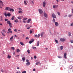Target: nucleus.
<instances>
[{
    "instance_id": "nucleus-1",
    "label": "nucleus",
    "mask_w": 73,
    "mask_h": 73,
    "mask_svg": "<svg viewBox=\"0 0 73 73\" xmlns=\"http://www.w3.org/2000/svg\"><path fill=\"white\" fill-rule=\"evenodd\" d=\"M46 5V1L45 0L43 1V7H45Z\"/></svg>"
},
{
    "instance_id": "nucleus-2",
    "label": "nucleus",
    "mask_w": 73,
    "mask_h": 73,
    "mask_svg": "<svg viewBox=\"0 0 73 73\" xmlns=\"http://www.w3.org/2000/svg\"><path fill=\"white\" fill-rule=\"evenodd\" d=\"M38 11L40 14H42L43 13V11H42V10L41 9H38Z\"/></svg>"
},
{
    "instance_id": "nucleus-3",
    "label": "nucleus",
    "mask_w": 73,
    "mask_h": 73,
    "mask_svg": "<svg viewBox=\"0 0 73 73\" xmlns=\"http://www.w3.org/2000/svg\"><path fill=\"white\" fill-rule=\"evenodd\" d=\"M23 18V16L19 15L18 16V17H17V19H19V20H21V19H22Z\"/></svg>"
},
{
    "instance_id": "nucleus-4",
    "label": "nucleus",
    "mask_w": 73,
    "mask_h": 73,
    "mask_svg": "<svg viewBox=\"0 0 73 73\" xmlns=\"http://www.w3.org/2000/svg\"><path fill=\"white\" fill-rule=\"evenodd\" d=\"M60 41L62 42H64L65 41V39L64 38H61L60 40Z\"/></svg>"
},
{
    "instance_id": "nucleus-5",
    "label": "nucleus",
    "mask_w": 73,
    "mask_h": 73,
    "mask_svg": "<svg viewBox=\"0 0 73 73\" xmlns=\"http://www.w3.org/2000/svg\"><path fill=\"white\" fill-rule=\"evenodd\" d=\"M52 16L53 18H54V19H56V16L54 13L52 14Z\"/></svg>"
},
{
    "instance_id": "nucleus-6",
    "label": "nucleus",
    "mask_w": 73,
    "mask_h": 73,
    "mask_svg": "<svg viewBox=\"0 0 73 73\" xmlns=\"http://www.w3.org/2000/svg\"><path fill=\"white\" fill-rule=\"evenodd\" d=\"M66 55H67V54L66 53H65L64 54V58H65L66 59V58H67V57H66Z\"/></svg>"
},
{
    "instance_id": "nucleus-7",
    "label": "nucleus",
    "mask_w": 73,
    "mask_h": 73,
    "mask_svg": "<svg viewBox=\"0 0 73 73\" xmlns=\"http://www.w3.org/2000/svg\"><path fill=\"white\" fill-rule=\"evenodd\" d=\"M58 5H54L53 6V8L54 9L58 7Z\"/></svg>"
},
{
    "instance_id": "nucleus-8",
    "label": "nucleus",
    "mask_w": 73,
    "mask_h": 73,
    "mask_svg": "<svg viewBox=\"0 0 73 73\" xmlns=\"http://www.w3.org/2000/svg\"><path fill=\"white\" fill-rule=\"evenodd\" d=\"M10 41H12L13 40V36H12L10 39Z\"/></svg>"
},
{
    "instance_id": "nucleus-9",
    "label": "nucleus",
    "mask_w": 73,
    "mask_h": 73,
    "mask_svg": "<svg viewBox=\"0 0 73 73\" xmlns=\"http://www.w3.org/2000/svg\"><path fill=\"white\" fill-rule=\"evenodd\" d=\"M9 11H10V12H12H12H14V9H11L10 8L9 9Z\"/></svg>"
},
{
    "instance_id": "nucleus-10",
    "label": "nucleus",
    "mask_w": 73,
    "mask_h": 73,
    "mask_svg": "<svg viewBox=\"0 0 73 73\" xmlns=\"http://www.w3.org/2000/svg\"><path fill=\"white\" fill-rule=\"evenodd\" d=\"M9 8L8 7H6L5 8V10L6 11H8V10H9Z\"/></svg>"
},
{
    "instance_id": "nucleus-11",
    "label": "nucleus",
    "mask_w": 73,
    "mask_h": 73,
    "mask_svg": "<svg viewBox=\"0 0 73 73\" xmlns=\"http://www.w3.org/2000/svg\"><path fill=\"white\" fill-rule=\"evenodd\" d=\"M44 16L45 17H48V15H47V14L46 13H44Z\"/></svg>"
},
{
    "instance_id": "nucleus-12",
    "label": "nucleus",
    "mask_w": 73,
    "mask_h": 73,
    "mask_svg": "<svg viewBox=\"0 0 73 73\" xmlns=\"http://www.w3.org/2000/svg\"><path fill=\"white\" fill-rule=\"evenodd\" d=\"M7 58H9V59L11 58V56H10L9 55V54H8L7 55Z\"/></svg>"
},
{
    "instance_id": "nucleus-13",
    "label": "nucleus",
    "mask_w": 73,
    "mask_h": 73,
    "mask_svg": "<svg viewBox=\"0 0 73 73\" xmlns=\"http://www.w3.org/2000/svg\"><path fill=\"white\" fill-rule=\"evenodd\" d=\"M20 44L21 45H22V46L25 45V44H24L23 43V42H20Z\"/></svg>"
},
{
    "instance_id": "nucleus-14",
    "label": "nucleus",
    "mask_w": 73,
    "mask_h": 73,
    "mask_svg": "<svg viewBox=\"0 0 73 73\" xmlns=\"http://www.w3.org/2000/svg\"><path fill=\"white\" fill-rule=\"evenodd\" d=\"M55 25L56 26H58V23H57V22H56L55 23Z\"/></svg>"
},
{
    "instance_id": "nucleus-15",
    "label": "nucleus",
    "mask_w": 73,
    "mask_h": 73,
    "mask_svg": "<svg viewBox=\"0 0 73 73\" xmlns=\"http://www.w3.org/2000/svg\"><path fill=\"white\" fill-rule=\"evenodd\" d=\"M15 16H13L11 18V20H14V19H15Z\"/></svg>"
},
{
    "instance_id": "nucleus-16",
    "label": "nucleus",
    "mask_w": 73,
    "mask_h": 73,
    "mask_svg": "<svg viewBox=\"0 0 73 73\" xmlns=\"http://www.w3.org/2000/svg\"><path fill=\"white\" fill-rule=\"evenodd\" d=\"M39 44H40V41H38L37 42V46H39Z\"/></svg>"
},
{
    "instance_id": "nucleus-17",
    "label": "nucleus",
    "mask_w": 73,
    "mask_h": 73,
    "mask_svg": "<svg viewBox=\"0 0 73 73\" xmlns=\"http://www.w3.org/2000/svg\"><path fill=\"white\" fill-rule=\"evenodd\" d=\"M0 3L1 4H2V6H3L4 5V4H3V1H0Z\"/></svg>"
},
{
    "instance_id": "nucleus-18",
    "label": "nucleus",
    "mask_w": 73,
    "mask_h": 73,
    "mask_svg": "<svg viewBox=\"0 0 73 73\" xmlns=\"http://www.w3.org/2000/svg\"><path fill=\"white\" fill-rule=\"evenodd\" d=\"M7 16H8V17H10V16H11V13H9L7 14Z\"/></svg>"
},
{
    "instance_id": "nucleus-19",
    "label": "nucleus",
    "mask_w": 73,
    "mask_h": 73,
    "mask_svg": "<svg viewBox=\"0 0 73 73\" xmlns=\"http://www.w3.org/2000/svg\"><path fill=\"white\" fill-rule=\"evenodd\" d=\"M31 21V19H29L28 20L27 23H29V22Z\"/></svg>"
},
{
    "instance_id": "nucleus-20",
    "label": "nucleus",
    "mask_w": 73,
    "mask_h": 73,
    "mask_svg": "<svg viewBox=\"0 0 73 73\" xmlns=\"http://www.w3.org/2000/svg\"><path fill=\"white\" fill-rule=\"evenodd\" d=\"M14 22L15 23H18V22H19V21L18 20V19H16L15 21H14Z\"/></svg>"
},
{
    "instance_id": "nucleus-21",
    "label": "nucleus",
    "mask_w": 73,
    "mask_h": 73,
    "mask_svg": "<svg viewBox=\"0 0 73 73\" xmlns=\"http://www.w3.org/2000/svg\"><path fill=\"white\" fill-rule=\"evenodd\" d=\"M1 33L2 34L3 36H4V37H5V35H4V33H3V32H2L1 31Z\"/></svg>"
},
{
    "instance_id": "nucleus-22",
    "label": "nucleus",
    "mask_w": 73,
    "mask_h": 73,
    "mask_svg": "<svg viewBox=\"0 0 73 73\" xmlns=\"http://www.w3.org/2000/svg\"><path fill=\"white\" fill-rule=\"evenodd\" d=\"M25 57H23L22 58V60L23 62L25 61Z\"/></svg>"
},
{
    "instance_id": "nucleus-23",
    "label": "nucleus",
    "mask_w": 73,
    "mask_h": 73,
    "mask_svg": "<svg viewBox=\"0 0 73 73\" xmlns=\"http://www.w3.org/2000/svg\"><path fill=\"white\" fill-rule=\"evenodd\" d=\"M24 3L25 5L28 4L27 3V2H26V1H24Z\"/></svg>"
},
{
    "instance_id": "nucleus-24",
    "label": "nucleus",
    "mask_w": 73,
    "mask_h": 73,
    "mask_svg": "<svg viewBox=\"0 0 73 73\" xmlns=\"http://www.w3.org/2000/svg\"><path fill=\"white\" fill-rule=\"evenodd\" d=\"M20 50L19 49H18L17 50V53H19V52H20Z\"/></svg>"
},
{
    "instance_id": "nucleus-25",
    "label": "nucleus",
    "mask_w": 73,
    "mask_h": 73,
    "mask_svg": "<svg viewBox=\"0 0 73 73\" xmlns=\"http://www.w3.org/2000/svg\"><path fill=\"white\" fill-rule=\"evenodd\" d=\"M7 23L8 24H9L11 23V21H9L7 22Z\"/></svg>"
},
{
    "instance_id": "nucleus-26",
    "label": "nucleus",
    "mask_w": 73,
    "mask_h": 73,
    "mask_svg": "<svg viewBox=\"0 0 73 73\" xmlns=\"http://www.w3.org/2000/svg\"><path fill=\"white\" fill-rule=\"evenodd\" d=\"M18 13H22L23 11H18Z\"/></svg>"
},
{
    "instance_id": "nucleus-27",
    "label": "nucleus",
    "mask_w": 73,
    "mask_h": 73,
    "mask_svg": "<svg viewBox=\"0 0 73 73\" xmlns=\"http://www.w3.org/2000/svg\"><path fill=\"white\" fill-rule=\"evenodd\" d=\"M27 52L29 54H30V50H28L27 51Z\"/></svg>"
},
{
    "instance_id": "nucleus-28",
    "label": "nucleus",
    "mask_w": 73,
    "mask_h": 73,
    "mask_svg": "<svg viewBox=\"0 0 73 73\" xmlns=\"http://www.w3.org/2000/svg\"><path fill=\"white\" fill-rule=\"evenodd\" d=\"M44 33H41L40 34V36H41V37H42V36H43V35H44Z\"/></svg>"
},
{
    "instance_id": "nucleus-29",
    "label": "nucleus",
    "mask_w": 73,
    "mask_h": 73,
    "mask_svg": "<svg viewBox=\"0 0 73 73\" xmlns=\"http://www.w3.org/2000/svg\"><path fill=\"white\" fill-rule=\"evenodd\" d=\"M9 25L10 27H12V24H11V23H10L9 24Z\"/></svg>"
},
{
    "instance_id": "nucleus-30",
    "label": "nucleus",
    "mask_w": 73,
    "mask_h": 73,
    "mask_svg": "<svg viewBox=\"0 0 73 73\" xmlns=\"http://www.w3.org/2000/svg\"><path fill=\"white\" fill-rule=\"evenodd\" d=\"M68 36H71V33L70 32H69L68 33Z\"/></svg>"
},
{
    "instance_id": "nucleus-31",
    "label": "nucleus",
    "mask_w": 73,
    "mask_h": 73,
    "mask_svg": "<svg viewBox=\"0 0 73 73\" xmlns=\"http://www.w3.org/2000/svg\"><path fill=\"white\" fill-rule=\"evenodd\" d=\"M41 63L40 62H37V63H36L35 64H40Z\"/></svg>"
},
{
    "instance_id": "nucleus-32",
    "label": "nucleus",
    "mask_w": 73,
    "mask_h": 73,
    "mask_svg": "<svg viewBox=\"0 0 73 73\" xmlns=\"http://www.w3.org/2000/svg\"><path fill=\"white\" fill-rule=\"evenodd\" d=\"M55 41L56 43V44H58V40H55Z\"/></svg>"
},
{
    "instance_id": "nucleus-33",
    "label": "nucleus",
    "mask_w": 73,
    "mask_h": 73,
    "mask_svg": "<svg viewBox=\"0 0 73 73\" xmlns=\"http://www.w3.org/2000/svg\"><path fill=\"white\" fill-rule=\"evenodd\" d=\"M11 49H12L13 50H15V49L14 48V47H11Z\"/></svg>"
},
{
    "instance_id": "nucleus-34",
    "label": "nucleus",
    "mask_w": 73,
    "mask_h": 73,
    "mask_svg": "<svg viewBox=\"0 0 73 73\" xmlns=\"http://www.w3.org/2000/svg\"><path fill=\"white\" fill-rule=\"evenodd\" d=\"M60 48L61 50H62V49H63V46H60Z\"/></svg>"
},
{
    "instance_id": "nucleus-35",
    "label": "nucleus",
    "mask_w": 73,
    "mask_h": 73,
    "mask_svg": "<svg viewBox=\"0 0 73 73\" xmlns=\"http://www.w3.org/2000/svg\"><path fill=\"white\" fill-rule=\"evenodd\" d=\"M27 20V18H23V20L24 21H25V20Z\"/></svg>"
},
{
    "instance_id": "nucleus-36",
    "label": "nucleus",
    "mask_w": 73,
    "mask_h": 73,
    "mask_svg": "<svg viewBox=\"0 0 73 73\" xmlns=\"http://www.w3.org/2000/svg\"><path fill=\"white\" fill-rule=\"evenodd\" d=\"M71 16H72V14H71V15L70 14L68 15V17H71Z\"/></svg>"
},
{
    "instance_id": "nucleus-37",
    "label": "nucleus",
    "mask_w": 73,
    "mask_h": 73,
    "mask_svg": "<svg viewBox=\"0 0 73 73\" xmlns=\"http://www.w3.org/2000/svg\"><path fill=\"white\" fill-rule=\"evenodd\" d=\"M5 21H8V19H5Z\"/></svg>"
},
{
    "instance_id": "nucleus-38",
    "label": "nucleus",
    "mask_w": 73,
    "mask_h": 73,
    "mask_svg": "<svg viewBox=\"0 0 73 73\" xmlns=\"http://www.w3.org/2000/svg\"><path fill=\"white\" fill-rule=\"evenodd\" d=\"M5 16V17H7V13H5L4 14Z\"/></svg>"
},
{
    "instance_id": "nucleus-39",
    "label": "nucleus",
    "mask_w": 73,
    "mask_h": 73,
    "mask_svg": "<svg viewBox=\"0 0 73 73\" xmlns=\"http://www.w3.org/2000/svg\"><path fill=\"white\" fill-rule=\"evenodd\" d=\"M70 42L71 43H73V40H70Z\"/></svg>"
},
{
    "instance_id": "nucleus-40",
    "label": "nucleus",
    "mask_w": 73,
    "mask_h": 73,
    "mask_svg": "<svg viewBox=\"0 0 73 73\" xmlns=\"http://www.w3.org/2000/svg\"><path fill=\"white\" fill-rule=\"evenodd\" d=\"M11 29H9L8 30V31H11Z\"/></svg>"
},
{
    "instance_id": "nucleus-41",
    "label": "nucleus",
    "mask_w": 73,
    "mask_h": 73,
    "mask_svg": "<svg viewBox=\"0 0 73 73\" xmlns=\"http://www.w3.org/2000/svg\"><path fill=\"white\" fill-rule=\"evenodd\" d=\"M32 42H32L31 40L29 42V44H32Z\"/></svg>"
},
{
    "instance_id": "nucleus-42",
    "label": "nucleus",
    "mask_w": 73,
    "mask_h": 73,
    "mask_svg": "<svg viewBox=\"0 0 73 73\" xmlns=\"http://www.w3.org/2000/svg\"><path fill=\"white\" fill-rule=\"evenodd\" d=\"M32 48H33V49H36V47L34 46H33L32 47Z\"/></svg>"
},
{
    "instance_id": "nucleus-43",
    "label": "nucleus",
    "mask_w": 73,
    "mask_h": 73,
    "mask_svg": "<svg viewBox=\"0 0 73 73\" xmlns=\"http://www.w3.org/2000/svg\"><path fill=\"white\" fill-rule=\"evenodd\" d=\"M15 32H17V29H16L14 30Z\"/></svg>"
},
{
    "instance_id": "nucleus-44",
    "label": "nucleus",
    "mask_w": 73,
    "mask_h": 73,
    "mask_svg": "<svg viewBox=\"0 0 73 73\" xmlns=\"http://www.w3.org/2000/svg\"><path fill=\"white\" fill-rule=\"evenodd\" d=\"M70 26H71V27H72L73 26V23H72L71 25H70Z\"/></svg>"
},
{
    "instance_id": "nucleus-45",
    "label": "nucleus",
    "mask_w": 73,
    "mask_h": 73,
    "mask_svg": "<svg viewBox=\"0 0 73 73\" xmlns=\"http://www.w3.org/2000/svg\"><path fill=\"white\" fill-rule=\"evenodd\" d=\"M22 73H26V71H24L22 72Z\"/></svg>"
},
{
    "instance_id": "nucleus-46",
    "label": "nucleus",
    "mask_w": 73,
    "mask_h": 73,
    "mask_svg": "<svg viewBox=\"0 0 73 73\" xmlns=\"http://www.w3.org/2000/svg\"><path fill=\"white\" fill-rule=\"evenodd\" d=\"M32 42H33V41H34V39H32L31 40Z\"/></svg>"
},
{
    "instance_id": "nucleus-47",
    "label": "nucleus",
    "mask_w": 73,
    "mask_h": 73,
    "mask_svg": "<svg viewBox=\"0 0 73 73\" xmlns=\"http://www.w3.org/2000/svg\"><path fill=\"white\" fill-rule=\"evenodd\" d=\"M53 21L54 22V23H55V19H54L53 18Z\"/></svg>"
},
{
    "instance_id": "nucleus-48",
    "label": "nucleus",
    "mask_w": 73,
    "mask_h": 73,
    "mask_svg": "<svg viewBox=\"0 0 73 73\" xmlns=\"http://www.w3.org/2000/svg\"><path fill=\"white\" fill-rule=\"evenodd\" d=\"M23 23H27V22L25 21H23Z\"/></svg>"
},
{
    "instance_id": "nucleus-49",
    "label": "nucleus",
    "mask_w": 73,
    "mask_h": 73,
    "mask_svg": "<svg viewBox=\"0 0 73 73\" xmlns=\"http://www.w3.org/2000/svg\"><path fill=\"white\" fill-rule=\"evenodd\" d=\"M57 13H58V15H59V16H60V12H58Z\"/></svg>"
},
{
    "instance_id": "nucleus-50",
    "label": "nucleus",
    "mask_w": 73,
    "mask_h": 73,
    "mask_svg": "<svg viewBox=\"0 0 73 73\" xmlns=\"http://www.w3.org/2000/svg\"><path fill=\"white\" fill-rule=\"evenodd\" d=\"M58 57L59 58H62V57L61 56H58Z\"/></svg>"
},
{
    "instance_id": "nucleus-51",
    "label": "nucleus",
    "mask_w": 73,
    "mask_h": 73,
    "mask_svg": "<svg viewBox=\"0 0 73 73\" xmlns=\"http://www.w3.org/2000/svg\"><path fill=\"white\" fill-rule=\"evenodd\" d=\"M34 58L35 59L36 58H37V57L36 56H34Z\"/></svg>"
},
{
    "instance_id": "nucleus-52",
    "label": "nucleus",
    "mask_w": 73,
    "mask_h": 73,
    "mask_svg": "<svg viewBox=\"0 0 73 73\" xmlns=\"http://www.w3.org/2000/svg\"><path fill=\"white\" fill-rule=\"evenodd\" d=\"M40 37V34H38V36L37 37L38 38V37Z\"/></svg>"
},
{
    "instance_id": "nucleus-53",
    "label": "nucleus",
    "mask_w": 73,
    "mask_h": 73,
    "mask_svg": "<svg viewBox=\"0 0 73 73\" xmlns=\"http://www.w3.org/2000/svg\"><path fill=\"white\" fill-rule=\"evenodd\" d=\"M30 27H28L27 28V29H30Z\"/></svg>"
},
{
    "instance_id": "nucleus-54",
    "label": "nucleus",
    "mask_w": 73,
    "mask_h": 73,
    "mask_svg": "<svg viewBox=\"0 0 73 73\" xmlns=\"http://www.w3.org/2000/svg\"><path fill=\"white\" fill-rule=\"evenodd\" d=\"M18 9H19V10H22V9H21L20 8H18Z\"/></svg>"
},
{
    "instance_id": "nucleus-55",
    "label": "nucleus",
    "mask_w": 73,
    "mask_h": 73,
    "mask_svg": "<svg viewBox=\"0 0 73 73\" xmlns=\"http://www.w3.org/2000/svg\"><path fill=\"white\" fill-rule=\"evenodd\" d=\"M32 33V31L31 30V31H30V34H31V33Z\"/></svg>"
},
{
    "instance_id": "nucleus-56",
    "label": "nucleus",
    "mask_w": 73,
    "mask_h": 73,
    "mask_svg": "<svg viewBox=\"0 0 73 73\" xmlns=\"http://www.w3.org/2000/svg\"><path fill=\"white\" fill-rule=\"evenodd\" d=\"M30 63L29 62H28L26 63V64H30Z\"/></svg>"
},
{
    "instance_id": "nucleus-57",
    "label": "nucleus",
    "mask_w": 73,
    "mask_h": 73,
    "mask_svg": "<svg viewBox=\"0 0 73 73\" xmlns=\"http://www.w3.org/2000/svg\"><path fill=\"white\" fill-rule=\"evenodd\" d=\"M9 33H12V31H9Z\"/></svg>"
},
{
    "instance_id": "nucleus-58",
    "label": "nucleus",
    "mask_w": 73,
    "mask_h": 73,
    "mask_svg": "<svg viewBox=\"0 0 73 73\" xmlns=\"http://www.w3.org/2000/svg\"><path fill=\"white\" fill-rule=\"evenodd\" d=\"M26 40H27V39H29V37H27L26 38Z\"/></svg>"
},
{
    "instance_id": "nucleus-59",
    "label": "nucleus",
    "mask_w": 73,
    "mask_h": 73,
    "mask_svg": "<svg viewBox=\"0 0 73 73\" xmlns=\"http://www.w3.org/2000/svg\"><path fill=\"white\" fill-rule=\"evenodd\" d=\"M0 8H3V7H1V5H0Z\"/></svg>"
},
{
    "instance_id": "nucleus-60",
    "label": "nucleus",
    "mask_w": 73,
    "mask_h": 73,
    "mask_svg": "<svg viewBox=\"0 0 73 73\" xmlns=\"http://www.w3.org/2000/svg\"><path fill=\"white\" fill-rule=\"evenodd\" d=\"M26 62H29V60H26Z\"/></svg>"
},
{
    "instance_id": "nucleus-61",
    "label": "nucleus",
    "mask_w": 73,
    "mask_h": 73,
    "mask_svg": "<svg viewBox=\"0 0 73 73\" xmlns=\"http://www.w3.org/2000/svg\"><path fill=\"white\" fill-rule=\"evenodd\" d=\"M20 56V54H19V55H16L15 56V57H18V56Z\"/></svg>"
},
{
    "instance_id": "nucleus-62",
    "label": "nucleus",
    "mask_w": 73,
    "mask_h": 73,
    "mask_svg": "<svg viewBox=\"0 0 73 73\" xmlns=\"http://www.w3.org/2000/svg\"><path fill=\"white\" fill-rule=\"evenodd\" d=\"M2 31H3V32H5V33H6V31H5V30H3Z\"/></svg>"
},
{
    "instance_id": "nucleus-63",
    "label": "nucleus",
    "mask_w": 73,
    "mask_h": 73,
    "mask_svg": "<svg viewBox=\"0 0 73 73\" xmlns=\"http://www.w3.org/2000/svg\"><path fill=\"white\" fill-rule=\"evenodd\" d=\"M37 35H35V37H37Z\"/></svg>"
},
{
    "instance_id": "nucleus-64",
    "label": "nucleus",
    "mask_w": 73,
    "mask_h": 73,
    "mask_svg": "<svg viewBox=\"0 0 73 73\" xmlns=\"http://www.w3.org/2000/svg\"><path fill=\"white\" fill-rule=\"evenodd\" d=\"M72 13H73V9H72Z\"/></svg>"
}]
</instances>
